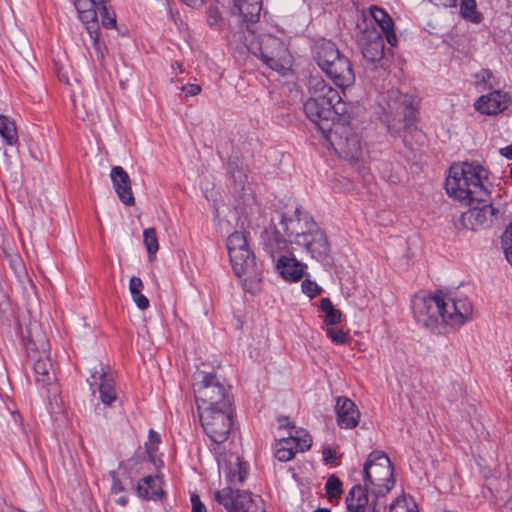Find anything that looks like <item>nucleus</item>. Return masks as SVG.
I'll return each mask as SVG.
<instances>
[{
	"instance_id": "nucleus-1",
	"label": "nucleus",
	"mask_w": 512,
	"mask_h": 512,
	"mask_svg": "<svg viewBox=\"0 0 512 512\" xmlns=\"http://www.w3.org/2000/svg\"><path fill=\"white\" fill-rule=\"evenodd\" d=\"M308 88L310 97L303 103V111L324 136L334 127V123L348 115L347 104L339 92L321 77H311Z\"/></svg>"
},
{
	"instance_id": "nucleus-2",
	"label": "nucleus",
	"mask_w": 512,
	"mask_h": 512,
	"mask_svg": "<svg viewBox=\"0 0 512 512\" xmlns=\"http://www.w3.org/2000/svg\"><path fill=\"white\" fill-rule=\"evenodd\" d=\"M280 225L290 244L302 247L320 262L327 261L331 251L327 235L308 213L296 208L282 216Z\"/></svg>"
},
{
	"instance_id": "nucleus-3",
	"label": "nucleus",
	"mask_w": 512,
	"mask_h": 512,
	"mask_svg": "<svg viewBox=\"0 0 512 512\" xmlns=\"http://www.w3.org/2000/svg\"><path fill=\"white\" fill-rule=\"evenodd\" d=\"M487 171L477 162L454 163L449 169L445 188L450 197L472 205L487 202L490 192L484 184Z\"/></svg>"
},
{
	"instance_id": "nucleus-4",
	"label": "nucleus",
	"mask_w": 512,
	"mask_h": 512,
	"mask_svg": "<svg viewBox=\"0 0 512 512\" xmlns=\"http://www.w3.org/2000/svg\"><path fill=\"white\" fill-rule=\"evenodd\" d=\"M383 110L387 129L393 136L400 137L408 144L409 136L420 134L416 127V109L408 95L397 89L388 91Z\"/></svg>"
},
{
	"instance_id": "nucleus-5",
	"label": "nucleus",
	"mask_w": 512,
	"mask_h": 512,
	"mask_svg": "<svg viewBox=\"0 0 512 512\" xmlns=\"http://www.w3.org/2000/svg\"><path fill=\"white\" fill-rule=\"evenodd\" d=\"M227 249L234 273L242 279L245 285L259 283L262 272L253 252L250 250L246 235L235 231L227 238Z\"/></svg>"
},
{
	"instance_id": "nucleus-6",
	"label": "nucleus",
	"mask_w": 512,
	"mask_h": 512,
	"mask_svg": "<svg viewBox=\"0 0 512 512\" xmlns=\"http://www.w3.org/2000/svg\"><path fill=\"white\" fill-rule=\"evenodd\" d=\"M316 60L336 86L347 88L354 84L355 73L350 60L340 53L332 41H323L318 46Z\"/></svg>"
},
{
	"instance_id": "nucleus-7",
	"label": "nucleus",
	"mask_w": 512,
	"mask_h": 512,
	"mask_svg": "<svg viewBox=\"0 0 512 512\" xmlns=\"http://www.w3.org/2000/svg\"><path fill=\"white\" fill-rule=\"evenodd\" d=\"M394 468L389 457L382 451H372L363 466V481L369 493L383 497L395 485Z\"/></svg>"
},
{
	"instance_id": "nucleus-8",
	"label": "nucleus",
	"mask_w": 512,
	"mask_h": 512,
	"mask_svg": "<svg viewBox=\"0 0 512 512\" xmlns=\"http://www.w3.org/2000/svg\"><path fill=\"white\" fill-rule=\"evenodd\" d=\"M349 120L348 114L344 120L334 123V127L324 137L339 156L357 163L364 159L366 150L361 136L350 125Z\"/></svg>"
},
{
	"instance_id": "nucleus-9",
	"label": "nucleus",
	"mask_w": 512,
	"mask_h": 512,
	"mask_svg": "<svg viewBox=\"0 0 512 512\" xmlns=\"http://www.w3.org/2000/svg\"><path fill=\"white\" fill-rule=\"evenodd\" d=\"M194 392L199 411L207 408L214 410L232 408L227 389L215 374L198 372Z\"/></svg>"
},
{
	"instance_id": "nucleus-10",
	"label": "nucleus",
	"mask_w": 512,
	"mask_h": 512,
	"mask_svg": "<svg viewBox=\"0 0 512 512\" xmlns=\"http://www.w3.org/2000/svg\"><path fill=\"white\" fill-rule=\"evenodd\" d=\"M412 309L416 321L432 331L447 324V301L441 292L433 296L415 297Z\"/></svg>"
},
{
	"instance_id": "nucleus-11",
	"label": "nucleus",
	"mask_w": 512,
	"mask_h": 512,
	"mask_svg": "<svg viewBox=\"0 0 512 512\" xmlns=\"http://www.w3.org/2000/svg\"><path fill=\"white\" fill-rule=\"evenodd\" d=\"M256 56H259L262 62L279 73H284L290 63V54L285 42L271 34L261 35L257 41V46L250 48Z\"/></svg>"
},
{
	"instance_id": "nucleus-12",
	"label": "nucleus",
	"mask_w": 512,
	"mask_h": 512,
	"mask_svg": "<svg viewBox=\"0 0 512 512\" xmlns=\"http://www.w3.org/2000/svg\"><path fill=\"white\" fill-rule=\"evenodd\" d=\"M200 421L205 434L212 443H224L232 430L233 408L216 409L207 408L199 411Z\"/></svg>"
},
{
	"instance_id": "nucleus-13",
	"label": "nucleus",
	"mask_w": 512,
	"mask_h": 512,
	"mask_svg": "<svg viewBox=\"0 0 512 512\" xmlns=\"http://www.w3.org/2000/svg\"><path fill=\"white\" fill-rule=\"evenodd\" d=\"M215 500L222 505L228 512H264L263 508L257 507L261 498L252 495L248 491H241L228 485L214 493Z\"/></svg>"
},
{
	"instance_id": "nucleus-14",
	"label": "nucleus",
	"mask_w": 512,
	"mask_h": 512,
	"mask_svg": "<svg viewBox=\"0 0 512 512\" xmlns=\"http://www.w3.org/2000/svg\"><path fill=\"white\" fill-rule=\"evenodd\" d=\"M358 44L360 46L363 57L369 62H378L385 55V43L382 33L379 29L371 24H365V28L361 30L358 36Z\"/></svg>"
},
{
	"instance_id": "nucleus-15",
	"label": "nucleus",
	"mask_w": 512,
	"mask_h": 512,
	"mask_svg": "<svg viewBox=\"0 0 512 512\" xmlns=\"http://www.w3.org/2000/svg\"><path fill=\"white\" fill-rule=\"evenodd\" d=\"M312 439L303 430H295V434L290 433L288 437L278 440L275 444V457L281 462L291 460L295 454L304 452L311 447Z\"/></svg>"
},
{
	"instance_id": "nucleus-16",
	"label": "nucleus",
	"mask_w": 512,
	"mask_h": 512,
	"mask_svg": "<svg viewBox=\"0 0 512 512\" xmlns=\"http://www.w3.org/2000/svg\"><path fill=\"white\" fill-rule=\"evenodd\" d=\"M31 358L34 361L33 368L37 375L36 382L46 388L48 399L51 401L53 398L57 403L59 389L49 356L43 352L39 355H31Z\"/></svg>"
},
{
	"instance_id": "nucleus-17",
	"label": "nucleus",
	"mask_w": 512,
	"mask_h": 512,
	"mask_svg": "<svg viewBox=\"0 0 512 512\" xmlns=\"http://www.w3.org/2000/svg\"><path fill=\"white\" fill-rule=\"evenodd\" d=\"M483 203L482 206L476 205L461 214L460 222L464 228L476 230L481 227H487L492 223L497 210L492 204Z\"/></svg>"
},
{
	"instance_id": "nucleus-18",
	"label": "nucleus",
	"mask_w": 512,
	"mask_h": 512,
	"mask_svg": "<svg viewBox=\"0 0 512 512\" xmlns=\"http://www.w3.org/2000/svg\"><path fill=\"white\" fill-rule=\"evenodd\" d=\"M261 8V0H239L231 7V17L241 26H248L259 20Z\"/></svg>"
},
{
	"instance_id": "nucleus-19",
	"label": "nucleus",
	"mask_w": 512,
	"mask_h": 512,
	"mask_svg": "<svg viewBox=\"0 0 512 512\" xmlns=\"http://www.w3.org/2000/svg\"><path fill=\"white\" fill-rule=\"evenodd\" d=\"M337 424L343 429L356 427L360 420V412L355 403L345 397H338L335 405Z\"/></svg>"
},
{
	"instance_id": "nucleus-20",
	"label": "nucleus",
	"mask_w": 512,
	"mask_h": 512,
	"mask_svg": "<svg viewBox=\"0 0 512 512\" xmlns=\"http://www.w3.org/2000/svg\"><path fill=\"white\" fill-rule=\"evenodd\" d=\"M447 309L445 317L447 324L451 326H461L472 318L473 305L467 298L446 299Z\"/></svg>"
},
{
	"instance_id": "nucleus-21",
	"label": "nucleus",
	"mask_w": 512,
	"mask_h": 512,
	"mask_svg": "<svg viewBox=\"0 0 512 512\" xmlns=\"http://www.w3.org/2000/svg\"><path fill=\"white\" fill-rule=\"evenodd\" d=\"M110 178L120 201L126 206L134 205L135 198L128 173L121 166H114L111 169Z\"/></svg>"
},
{
	"instance_id": "nucleus-22",
	"label": "nucleus",
	"mask_w": 512,
	"mask_h": 512,
	"mask_svg": "<svg viewBox=\"0 0 512 512\" xmlns=\"http://www.w3.org/2000/svg\"><path fill=\"white\" fill-rule=\"evenodd\" d=\"M509 101L507 93L495 90L481 96L475 103V109L482 114L496 115L507 108Z\"/></svg>"
},
{
	"instance_id": "nucleus-23",
	"label": "nucleus",
	"mask_w": 512,
	"mask_h": 512,
	"mask_svg": "<svg viewBox=\"0 0 512 512\" xmlns=\"http://www.w3.org/2000/svg\"><path fill=\"white\" fill-rule=\"evenodd\" d=\"M219 467L222 469L229 485L236 486L242 483L247 476L246 463L242 462L237 455H229L223 461H219Z\"/></svg>"
},
{
	"instance_id": "nucleus-24",
	"label": "nucleus",
	"mask_w": 512,
	"mask_h": 512,
	"mask_svg": "<svg viewBox=\"0 0 512 512\" xmlns=\"http://www.w3.org/2000/svg\"><path fill=\"white\" fill-rule=\"evenodd\" d=\"M370 16L380 28L379 31L385 34L387 42L391 46H395L397 44V36L394 31L393 20L388 13L378 6H372L370 8Z\"/></svg>"
},
{
	"instance_id": "nucleus-25",
	"label": "nucleus",
	"mask_w": 512,
	"mask_h": 512,
	"mask_svg": "<svg viewBox=\"0 0 512 512\" xmlns=\"http://www.w3.org/2000/svg\"><path fill=\"white\" fill-rule=\"evenodd\" d=\"M281 276L289 281L300 280L304 273V265L294 257L280 256L276 265Z\"/></svg>"
},
{
	"instance_id": "nucleus-26",
	"label": "nucleus",
	"mask_w": 512,
	"mask_h": 512,
	"mask_svg": "<svg viewBox=\"0 0 512 512\" xmlns=\"http://www.w3.org/2000/svg\"><path fill=\"white\" fill-rule=\"evenodd\" d=\"M368 492L369 490L366 489L365 485H354L346 497L348 512H365L369 502Z\"/></svg>"
},
{
	"instance_id": "nucleus-27",
	"label": "nucleus",
	"mask_w": 512,
	"mask_h": 512,
	"mask_svg": "<svg viewBox=\"0 0 512 512\" xmlns=\"http://www.w3.org/2000/svg\"><path fill=\"white\" fill-rule=\"evenodd\" d=\"M162 481L158 476H146L138 484L137 491L140 497L144 499H160L164 495Z\"/></svg>"
},
{
	"instance_id": "nucleus-28",
	"label": "nucleus",
	"mask_w": 512,
	"mask_h": 512,
	"mask_svg": "<svg viewBox=\"0 0 512 512\" xmlns=\"http://www.w3.org/2000/svg\"><path fill=\"white\" fill-rule=\"evenodd\" d=\"M93 379H99V393L102 403L106 406H110L117 399V395L114 388V381L105 372L95 371L92 374Z\"/></svg>"
},
{
	"instance_id": "nucleus-29",
	"label": "nucleus",
	"mask_w": 512,
	"mask_h": 512,
	"mask_svg": "<svg viewBox=\"0 0 512 512\" xmlns=\"http://www.w3.org/2000/svg\"><path fill=\"white\" fill-rule=\"evenodd\" d=\"M0 135L10 146L18 142L16 124L8 116L0 115Z\"/></svg>"
},
{
	"instance_id": "nucleus-30",
	"label": "nucleus",
	"mask_w": 512,
	"mask_h": 512,
	"mask_svg": "<svg viewBox=\"0 0 512 512\" xmlns=\"http://www.w3.org/2000/svg\"><path fill=\"white\" fill-rule=\"evenodd\" d=\"M319 307L325 314L323 321L327 326H334L342 321L341 311L333 306L329 298H322Z\"/></svg>"
},
{
	"instance_id": "nucleus-31",
	"label": "nucleus",
	"mask_w": 512,
	"mask_h": 512,
	"mask_svg": "<svg viewBox=\"0 0 512 512\" xmlns=\"http://www.w3.org/2000/svg\"><path fill=\"white\" fill-rule=\"evenodd\" d=\"M460 14L463 19L474 24L483 20V15L477 10L476 0H462L460 3Z\"/></svg>"
},
{
	"instance_id": "nucleus-32",
	"label": "nucleus",
	"mask_w": 512,
	"mask_h": 512,
	"mask_svg": "<svg viewBox=\"0 0 512 512\" xmlns=\"http://www.w3.org/2000/svg\"><path fill=\"white\" fill-rule=\"evenodd\" d=\"M143 242L149 259L153 260L159 249L158 239L154 228H147L143 231Z\"/></svg>"
},
{
	"instance_id": "nucleus-33",
	"label": "nucleus",
	"mask_w": 512,
	"mask_h": 512,
	"mask_svg": "<svg viewBox=\"0 0 512 512\" xmlns=\"http://www.w3.org/2000/svg\"><path fill=\"white\" fill-rule=\"evenodd\" d=\"M266 247L271 254L272 258H275L276 255H281V253L287 249V241L283 239L279 232H275L273 237L268 241Z\"/></svg>"
},
{
	"instance_id": "nucleus-34",
	"label": "nucleus",
	"mask_w": 512,
	"mask_h": 512,
	"mask_svg": "<svg viewBox=\"0 0 512 512\" xmlns=\"http://www.w3.org/2000/svg\"><path fill=\"white\" fill-rule=\"evenodd\" d=\"M88 34L93 43V49L97 58V61L102 67H104V58L106 47L99 41V33L95 30V25L88 28Z\"/></svg>"
},
{
	"instance_id": "nucleus-35",
	"label": "nucleus",
	"mask_w": 512,
	"mask_h": 512,
	"mask_svg": "<svg viewBox=\"0 0 512 512\" xmlns=\"http://www.w3.org/2000/svg\"><path fill=\"white\" fill-rule=\"evenodd\" d=\"M325 490L330 500L340 497L342 493L341 480L335 475H330L326 481Z\"/></svg>"
},
{
	"instance_id": "nucleus-36",
	"label": "nucleus",
	"mask_w": 512,
	"mask_h": 512,
	"mask_svg": "<svg viewBox=\"0 0 512 512\" xmlns=\"http://www.w3.org/2000/svg\"><path fill=\"white\" fill-rule=\"evenodd\" d=\"M160 441V435L152 429L149 430L148 441L145 443V449L149 460L152 463H155V452L158 449Z\"/></svg>"
},
{
	"instance_id": "nucleus-37",
	"label": "nucleus",
	"mask_w": 512,
	"mask_h": 512,
	"mask_svg": "<svg viewBox=\"0 0 512 512\" xmlns=\"http://www.w3.org/2000/svg\"><path fill=\"white\" fill-rule=\"evenodd\" d=\"M97 9H98V14L101 17V23H102L103 27L115 28L116 27L115 12L111 8L107 7L106 5L101 6Z\"/></svg>"
},
{
	"instance_id": "nucleus-38",
	"label": "nucleus",
	"mask_w": 512,
	"mask_h": 512,
	"mask_svg": "<svg viewBox=\"0 0 512 512\" xmlns=\"http://www.w3.org/2000/svg\"><path fill=\"white\" fill-rule=\"evenodd\" d=\"M98 9L93 8L90 10H84L79 13L80 20L86 25V29L95 25V30L99 32V26L97 22Z\"/></svg>"
},
{
	"instance_id": "nucleus-39",
	"label": "nucleus",
	"mask_w": 512,
	"mask_h": 512,
	"mask_svg": "<svg viewBox=\"0 0 512 512\" xmlns=\"http://www.w3.org/2000/svg\"><path fill=\"white\" fill-rule=\"evenodd\" d=\"M501 242L506 258L512 265V223L506 228L505 232L503 233Z\"/></svg>"
},
{
	"instance_id": "nucleus-40",
	"label": "nucleus",
	"mask_w": 512,
	"mask_h": 512,
	"mask_svg": "<svg viewBox=\"0 0 512 512\" xmlns=\"http://www.w3.org/2000/svg\"><path fill=\"white\" fill-rule=\"evenodd\" d=\"M326 334L333 342L337 344H345L349 340V335L346 332L333 326H328L326 328Z\"/></svg>"
},
{
	"instance_id": "nucleus-41",
	"label": "nucleus",
	"mask_w": 512,
	"mask_h": 512,
	"mask_svg": "<svg viewBox=\"0 0 512 512\" xmlns=\"http://www.w3.org/2000/svg\"><path fill=\"white\" fill-rule=\"evenodd\" d=\"M301 288L302 291L310 298L315 297L321 291V288L317 285V283L308 279L302 282Z\"/></svg>"
},
{
	"instance_id": "nucleus-42",
	"label": "nucleus",
	"mask_w": 512,
	"mask_h": 512,
	"mask_svg": "<svg viewBox=\"0 0 512 512\" xmlns=\"http://www.w3.org/2000/svg\"><path fill=\"white\" fill-rule=\"evenodd\" d=\"M207 21L211 27H219L222 21L220 11L217 7H210L207 11Z\"/></svg>"
},
{
	"instance_id": "nucleus-43",
	"label": "nucleus",
	"mask_w": 512,
	"mask_h": 512,
	"mask_svg": "<svg viewBox=\"0 0 512 512\" xmlns=\"http://www.w3.org/2000/svg\"><path fill=\"white\" fill-rule=\"evenodd\" d=\"M133 301L140 310H146L149 307L148 298L141 293V291H135L130 293Z\"/></svg>"
},
{
	"instance_id": "nucleus-44",
	"label": "nucleus",
	"mask_w": 512,
	"mask_h": 512,
	"mask_svg": "<svg viewBox=\"0 0 512 512\" xmlns=\"http://www.w3.org/2000/svg\"><path fill=\"white\" fill-rule=\"evenodd\" d=\"M405 499H396L390 505V512H413V509H408L406 507Z\"/></svg>"
},
{
	"instance_id": "nucleus-45",
	"label": "nucleus",
	"mask_w": 512,
	"mask_h": 512,
	"mask_svg": "<svg viewBox=\"0 0 512 512\" xmlns=\"http://www.w3.org/2000/svg\"><path fill=\"white\" fill-rule=\"evenodd\" d=\"M191 505L192 512H207L205 505L202 503L199 495L193 493L191 494Z\"/></svg>"
},
{
	"instance_id": "nucleus-46",
	"label": "nucleus",
	"mask_w": 512,
	"mask_h": 512,
	"mask_svg": "<svg viewBox=\"0 0 512 512\" xmlns=\"http://www.w3.org/2000/svg\"><path fill=\"white\" fill-rule=\"evenodd\" d=\"M74 6H75L78 14L81 13V11H84V10H90V9H93V8H97L94 5V2L91 1V0H75Z\"/></svg>"
},
{
	"instance_id": "nucleus-47",
	"label": "nucleus",
	"mask_w": 512,
	"mask_h": 512,
	"mask_svg": "<svg viewBox=\"0 0 512 512\" xmlns=\"http://www.w3.org/2000/svg\"><path fill=\"white\" fill-rule=\"evenodd\" d=\"M181 91L184 92L185 96H196L201 92V87L198 84H187L182 86Z\"/></svg>"
},
{
	"instance_id": "nucleus-48",
	"label": "nucleus",
	"mask_w": 512,
	"mask_h": 512,
	"mask_svg": "<svg viewBox=\"0 0 512 512\" xmlns=\"http://www.w3.org/2000/svg\"><path fill=\"white\" fill-rule=\"evenodd\" d=\"M322 456H323V460L327 464L334 463V461L336 460L335 450L333 448H331L330 446L323 447Z\"/></svg>"
},
{
	"instance_id": "nucleus-49",
	"label": "nucleus",
	"mask_w": 512,
	"mask_h": 512,
	"mask_svg": "<svg viewBox=\"0 0 512 512\" xmlns=\"http://www.w3.org/2000/svg\"><path fill=\"white\" fill-rule=\"evenodd\" d=\"M143 289V282L139 277L133 276L130 278L129 281V291L130 293L135 291H142Z\"/></svg>"
},
{
	"instance_id": "nucleus-50",
	"label": "nucleus",
	"mask_w": 512,
	"mask_h": 512,
	"mask_svg": "<svg viewBox=\"0 0 512 512\" xmlns=\"http://www.w3.org/2000/svg\"><path fill=\"white\" fill-rule=\"evenodd\" d=\"M432 3L446 8L455 7L457 0H430Z\"/></svg>"
},
{
	"instance_id": "nucleus-51",
	"label": "nucleus",
	"mask_w": 512,
	"mask_h": 512,
	"mask_svg": "<svg viewBox=\"0 0 512 512\" xmlns=\"http://www.w3.org/2000/svg\"><path fill=\"white\" fill-rule=\"evenodd\" d=\"M500 154L512 160V144L500 149Z\"/></svg>"
},
{
	"instance_id": "nucleus-52",
	"label": "nucleus",
	"mask_w": 512,
	"mask_h": 512,
	"mask_svg": "<svg viewBox=\"0 0 512 512\" xmlns=\"http://www.w3.org/2000/svg\"><path fill=\"white\" fill-rule=\"evenodd\" d=\"M190 7H200L204 4L205 0H181Z\"/></svg>"
},
{
	"instance_id": "nucleus-53",
	"label": "nucleus",
	"mask_w": 512,
	"mask_h": 512,
	"mask_svg": "<svg viewBox=\"0 0 512 512\" xmlns=\"http://www.w3.org/2000/svg\"><path fill=\"white\" fill-rule=\"evenodd\" d=\"M371 512H385V505L374 503Z\"/></svg>"
},
{
	"instance_id": "nucleus-54",
	"label": "nucleus",
	"mask_w": 512,
	"mask_h": 512,
	"mask_svg": "<svg viewBox=\"0 0 512 512\" xmlns=\"http://www.w3.org/2000/svg\"><path fill=\"white\" fill-rule=\"evenodd\" d=\"M0 512H13V509L5 502L0 501Z\"/></svg>"
},
{
	"instance_id": "nucleus-55",
	"label": "nucleus",
	"mask_w": 512,
	"mask_h": 512,
	"mask_svg": "<svg viewBox=\"0 0 512 512\" xmlns=\"http://www.w3.org/2000/svg\"><path fill=\"white\" fill-rule=\"evenodd\" d=\"M12 265L14 267V269L16 270L17 267L21 268L22 267V263L19 259H15L13 262H12Z\"/></svg>"
},
{
	"instance_id": "nucleus-56",
	"label": "nucleus",
	"mask_w": 512,
	"mask_h": 512,
	"mask_svg": "<svg viewBox=\"0 0 512 512\" xmlns=\"http://www.w3.org/2000/svg\"><path fill=\"white\" fill-rule=\"evenodd\" d=\"M113 489L115 491H122L123 488H122V486H121V484L119 482H114Z\"/></svg>"
},
{
	"instance_id": "nucleus-57",
	"label": "nucleus",
	"mask_w": 512,
	"mask_h": 512,
	"mask_svg": "<svg viewBox=\"0 0 512 512\" xmlns=\"http://www.w3.org/2000/svg\"><path fill=\"white\" fill-rule=\"evenodd\" d=\"M313 512H331V510L328 508H318V509L314 510Z\"/></svg>"
},
{
	"instance_id": "nucleus-58",
	"label": "nucleus",
	"mask_w": 512,
	"mask_h": 512,
	"mask_svg": "<svg viewBox=\"0 0 512 512\" xmlns=\"http://www.w3.org/2000/svg\"><path fill=\"white\" fill-rule=\"evenodd\" d=\"M118 502L121 504V505H125L127 500L124 498V497H121L118 499Z\"/></svg>"
},
{
	"instance_id": "nucleus-59",
	"label": "nucleus",
	"mask_w": 512,
	"mask_h": 512,
	"mask_svg": "<svg viewBox=\"0 0 512 512\" xmlns=\"http://www.w3.org/2000/svg\"><path fill=\"white\" fill-rule=\"evenodd\" d=\"M286 421L287 419H284V420H280V427H283L284 425H286Z\"/></svg>"
},
{
	"instance_id": "nucleus-60",
	"label": "nucleus",
	"mask_w": 512,
	"mask_h": 512,
	"mask_svg": "<svg viewBox=\"0 0 512 512\" xmlns=\"http://www.w3.org/2000/svg\"><path fill=\"white\" fill-rule=\"evenodd\" d=\"M286 421L287 419H284V420H280V427H283L284 425H286Z\"/></svg>"
},
{
	"instance_id": "nucleus-61",
	"label": "nucleus",
	"mask_w": 512,
	"mask_h": 512,
	"mask_svg": "<svg viewBox=\"0 0 512 512\" xmlns=\"http://www.w3.org/2000/svg\"><path fill=\"white\" fill-rule=\"evenodd\" d=\"M180 72H183L182 65H179Z\"/></svg>"
}]
</instances>
